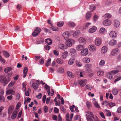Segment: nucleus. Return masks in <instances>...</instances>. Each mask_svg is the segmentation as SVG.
Wrapping results in <instances>:
<instances>
[{
	"label": "nucleus",
	"mask_w": 121,
	"mask_h": 121,
	"mask_svg": "<svg viewBox=\"0 0 121 121\" xmlns=\"http://www.w3.org/2000/svg\"><path fill=\"white\" fill-rule=\"evenodd\" d=\"M91 12H88L86 14V18L87 19H90L91 16Z\"/></svg>",
	"instance_id": "nucleus-30"
},
{
	"label": "nucleus",
	"mask_w": 121,
	"mask_h": 121,
	"mask_svg": "<svg viewBox=\"0 0 121 121\" xmlns=\"http://www.w3.org/2000/svg\"><path fill=\"white\" fill-rule=\"evenodd\" d=\"M117 34L116 32L114 31H111L109 33V35L110 37L112 38H116L117 36Z\"/></svg>",
	"instance_id": "nucleus-7"
},
{
	"label": "nucleus",
	"mask_w": 121,
	"mask_h": 121,
	"mask_svg": "<svg viewBox=\"0 0 121 121\" xmlns=\"http://www.w3.org/2000/svg\"><path fill=\"white\" fill-rule=\"evenodd\" d=\"M89 50L93 52L95 51L96 50V48L95 46L93 45H90L89 46Z\"/></svg>",
	"instance_id": "nucleus-12"
},
{
	"label": "nucleus",
	"mask_w": 121,
	"mask_h": 121,
	"mask_svg": "<svg viewBox=\"0 0 121 121\" xmlns=\"http://www.w3.org/2000/svg\"><path fill=\"white\" fill-rule=\"evenodd\" d=\"M103 24L105 26H109L111 24V22L110 20L107 19L103 22Z\"/></svg>",
	"instance_id": "nucleus-9"
},
{
	"label": "nucleus",
	"mask_w": 121,
	"mask_h": 121,
	"mask_svg": "<svg viewBox=\"0 0 121 121\" xmlns=\"http://www.w3.org/2000/svg\"><path fill=\"white\" fill-rule=\"evenodd\" d=\"M45 88L46 90L47 91L48 95H50V86L47 84H46L45 85Z\"/></svg>",
	"instance_id": "nucleus-33"
},
{
	"label": "nucleus",
	"mask_w": 121,
	"mask_h": 121,
	"mask_svg": "<svg viewBox=\"0 0 121 121\" xmlns=\"http://www.w3.org/2000/svg\"><path fill=\"white\" fill-rule=\"evenodd\" d=\"M80 34V31L79 30H77L73 33V35L74 37L77 38Z\"/></svg>",
	"instance_id": "nucleus-17"
},
{
	"label": "nucleus",
	"mask_w": 121,
	"mask_h": 121,
	"mask_svg": "<svg viewBox=\"0 0 121 121\" xmlns=\"http://www.w3.org/2000/svg\"><path fill=\"white\" fill-rule=\"evenodd\" d=\"M119 52V50L117 48L113 49L111 52L112 55L113 56H116Z\"/></svg>",
	"instance_id": "nucleus-8"
},
{
	"label": "nucleus",
	"mask_w": 121,
	"mask_h": 121,
	"mask_svg": "<svg viewBox=\"0 0 121 121\" xmlns=\"http://www.w3.org/2000/svg\"><path fill=\"white\" fill-rule=\"evenodd\" d=\"M88 52L87 49H85L82 51L81 52V55L83 56L87 55L88 53Z\"/></svg>",
	"instance_id": "nucleus-13"
},
{
	"label": "nucleus",
	"mask_w": 121,
	"mask_h": 121,
	"mask_svg": "<svg viewBox=\"0 0 121 121\" xmlns=\"http://www.w3.org/2000/svg\"><path fill=\"white\" fill-rule=\"evenodd\" d=\"M44 48L46 50H48L50 49V47L48 45H46L44 46Z\"/></svg>",
	"instance_id": "nucleus-61"
},
{
	"label": "nucleus",
	"mask_w": 121,
	"mask_h": 121,
	"mask_svg": "<svg viewBox=\"0 0 121 121\" xmlns=\"http://www.w3.org/2000/svg\"><path fill=\"white\" fill-rule=\"evenodd\" d=\"M12 70V68L11 67H7L5 69L4 71L6 73H8L10 72Z\"/></svg>",
	"instance_id": "nucleus-34"
},
{
	"label": "nucleus",
	"mask_w": 121,
	"mask_h": 121,
	"mask_svg": "<svg viewBox=\"0 0 121 121\" xmlns=\"http://www.w3.org/2000/svg\"><path fill=\"white\" fill-rule=\"evenodd\" d=\"M94 105L97 108H100V107L99 105L97 102H95L94 103Z\"/></svg>",
	"instance_id": "nucleus-55"
},
{
	"label": "nucleus",
	"mask_w": 121,
	"mask_h": 121,
	"mask_svg": "<svg viewBox=\"0 0 121 121\" xmlns=\"http://www.w3.org/2000/svg\"><path fill=\"white\" fill-rule=\"evenodd\" d=\"M109 106L111 107H112L114 106L115 105V104L114 103H110L108 104Z\"/></svg>",
	"instance_id": "nucleus-60"
},
{
	"label": "nucleus",
	"mask_w": 121,
	"mask_h": 121,
	"mask_svg": "<svg viewBox=\"0 0 121 121\" xmlns=\"http://www.w3.org/2000/svg\"><path fill=\"white\" fill-rule=\"evenodd\" d=\"M120 24V23L118 20H115L114 21V26L116 28L118 27Z\"/></svg>",
	"instance_id": "nucleus-14"
},
{
	"label": "nucleus",
	"mask_w": 121,
	"mask_h": 121,
	"mask_svg": "<svg viewBox=\"0 0 121 121\" xmlns=\"http://www.w3.org/2000/svg\"><path fill=\"white\" fill-rule=\"evenodd\" d=\"M104 16V17L110 18L111 17V15L108 13H107L105 14Z\"/></svg>",
	"instance_id": "nucleus-48"
},
{
	"label": "nucleus",
	"mask_w": 121,
	"mask_h": 121,
	"mask_svg": "<svg viewBox=\"0 0 121 121\" xmlns=\"http://www.w3.org/2000/svg\"><path fill=\"white\" fill-rule=\"evenodd\" d=\"M85 66L87 68H91V65L89 64H86L85 65Z\"/></svg>",
	"instance_id": "nucleus-62"
},
{
	"label": "nucleus",
	"mask_w": 121,
	"mask_h": 121,
	"mask_svg": "<svg viewBox=\"0 0 121 121\" xmlns=\"http://www.w3.org/2000/svg\"><path fill=\"white\" fill-rule=\"evenodd\" d=\"M96 8V6L94 5H91L90 6V9L92 11H93Z\"/></svg>",
	"instance_id": "nucleus-43"
},
{
	"label": "nucleus",
	"mask_w": 121,
	"mask_h": 121,
	"mask_svg": "<svg viewBox=\"0 0 121 121\" xmlns=\"http://www.w3.org/2000/svg\"><path fill=\"white\" fill-rule=\"evenodd\" d=\"M83 61L85 63H88L90 62V59L87 57L84 58L83 59Z\"/></svg>",
	"instance_id": "nucleus-32"
},
{
	"label": "nucleus",
	"mask_w": 121,
	"mask_h": 121,
	"mask_svg": "<svg viewBox=\"0 0 121 121\" xmlns=\"http://www.w3.org/2000/svg\"><path fill=\"white\" fill-rule=\"evenodd\" d=\"M117 112L119 113L121 112V106L119 107L117 109Z\"/></svg>",
	"instance_id": "nucleus-64"
},
{
	"label": "nucleus",
	"mask_w": 121,
	"mask_h": 121,
	"mask_svg": "<svg viewBox=\"0 0 121 121\" xmlns=\"http://www.w3.org/2000/svg\"><path fill=\"white\" fill-rule=\"evenodd\" d=\"M69 113H67L66 116V121H72L71 120L70 121L69 119Z\"/></svg>",
	"instance_id": "nucleus-58"
},
{
	"label": "nucleus",
	"mask_w": 121,
	"mask_h": 121,
	"mask_svg": "<svg viewBox=\"0 0 121 121\" xmlns=\"http://www.w3.org/2000/svg\"><path fill=\"white\" fill-rule=\"evenodd\" d=\"M57 71L59 73H63L64 72V69L62 68H59L57 70Z\"/></svg>",
	"instance_id": "nucleus-38"
},
{
	"label": "nucleus",
	"mask_w": 121,
	"mask_h": 121,
	"mask_svg": "<svg viewBox=\"0 0 121 121\" xmlns=\"http://www.w3.org/2000/svg\"><path fill=\"white\" fill-rule=\"evenodd\" d=\"M97 28L95 27H93L89 29V32L90 33H93L95 32Z\"/></svg>",
	"instance_id": "nucleus-23"
},
{
	"label": "nucleus",
	"mask_w": 121,
	"mask_h": 121,
	"mask_svg": "<svg viewBox=\"0 0 121 121\" xmlns=\"http://www.w3.org/2000/svg\"><path fill=\"white\" fill-rule=\"evenodd\" d=\"M44 110L45 112L46 113L48 110V107L46 106H44Z\"/></svg>",
	"instance_id": "nucleus-57"
},
{
	"label": "nucleus",
	"mask_w": 121,
	"mask_h": 121,
	"mask_svg": "<svg viewBox=\"0 0 121 121\" xmlns=\"http://www.w3.org/2000/svg\"><path fill=\"white\" fill-rule=\"evenodd\" d=\"M86 104L87 108H89L91 106V103L89 102H86Z\"/></svg>",
	"instance_id": "nucleus-51"
},
{
	"label": "nucleus",
	"mask_w": 121,
	"mask_h": 121,
	"mask_svg": "<svg viewBox=\"0 0 121 121\" xmlns=\"http://www.w3.org/2000/svg\"><path fill=\"white\" fill-rule=\"evenodd\" d=\"M57 46L59 48L61 49H65L67 48L66 47H65V45L62 44H59Z\"/></svg>",
	"instance_id": "nucleus-19"
},
{
	"label": "nucleus",
	"mask_w": 121,
	"mask_h": 121,
	"mask_svg": "<svg viewBox=\"0 0 121 121\" xmlns=\"http://www.w3.org/2000/svg\"><path fill=\"white\" fill-rule=\"evenodd\" d=\"M104 72L101 71H99L97 73V74L99 76H101L103 75Z\"/></svg>",
	"instance_id": "nucleus-45"
},
{
	"label": "nucleus",
	"mask_w": 121,
	"mask_h": 121,
	"mask_svg": "<svg viewBox=\"0 0 121 121\" xmlns=\"http://www.w3.org/2000/svg\"><path fill=\"white\" fill-rule=\"evenodd\" d=\"M86 116L87 121H93V119L92 116H90L87 114L86 115Z\"/></svg>",
	"instance_id": "nucleus-24"
},
{
	"label": "nucleus",
	"mask_w": 121,
	"mask_h": 121,
	"mask_svg": "<svg viewBox=\"0 0 121 121\" xmlns=\"http://www.w3.org/2000/svg\"><path fill=\"white\" fill-rule=\"evenodd\" d=\"M64 23L63 22H60L57 24V26L59 27H61L63 25Z\"/></svg>",
	"instance_id": "nucleus-46"
},
{
	"label": "nucleus",
	"mask_w": 121,
	"mask_h": 121,
	"mask_svg": "<svg viewBox=\"0 0 121 121\" xmlns=\"http://www.w3.org/2000/svg\"><path fill=\"white\" fill-rule=\"evenodd\" d=\"M74 58L72 57L68 61V64L70 65H73L74 62Z\"/></svg>",
	"instance_id": "nucleus-18"
},
{
	"label": "nucleus",
	"mask_w": 121,
	"mask_h": 121,
	"mask_svg": "<svg viewBox=\"0 0 121 121\" xmlns=\"http://www.w3.org/2000/svg\"><path fill=\"white\" fill-rule=\"evenodd\" d=\"M68 25L70 27H74L75 26V23L72 22H70L68 23Z\"/></svg>",
	"instance_id": "nucleus-44"
},
{
	"label": "nucleus",
	"mask_w": 121,
	"mask_h": 121,
	"mask_svg": "<svg viewBox=\"0 0 121 121\" xmlns=\"http://www.w3.org/2000/svg\"><path fill=\"white\" fill-rule=\"evenodd\" d=\"M60 108L61 111L65 113L66 112L65 109L64 108L63 106H60Z\"/></svg>",
	"instance_id": "nucleus-53"
},
{
	"label": "nucleus",
	"mask_w": 121,
	"mask_h": 121,
	"mask_svg": "<svg viewBox=\"0 0 121 121\" xmlns=\"http://www.w3.org/2000/svg\"><path fill=\"white\" fill-rule=\"evenodd\" d=\"M121 79V77L120 76L117 78L114 81V82L115 83H116L118 81L120 80Z\"/></svg>",
	"instance_id": "nucleus-59"
},
{
	"label": "nucleus",
	"mask_w": 121,
	"mask_h": 121,
	"mask_svg": "<svg viewBox=\"0 0 121 121\" xmlns=\"http://www.w3.org/2000/svg\"><path fill=\"white\" fill-rule=\"evenodd\" d=\"M102 42V39L101 38H96L95 40V44L96 46H99L101 44Z\"/></svg>",
	"instance_id": "nucleus-6"
},
{
	"label": "nucleus",
	"mask_w": 121,
	"mask_h": 121,
	"mask_svg": "<svg viewBox=\"0 0 121 121\" xmlns=\"http://www.w3.org/2000/svg\"><path fill=\"white\" fill-rule=\"evenodd\" d=\"M5 99L4 96L2 95H0V102H5Z\"/></svg>",
	"instance_id": "nucleus-39"
},
{
	"label": "nucleus",
	"mask_w": 121,
	"mask_h": 121,
	"mask_svg": "<svg viewBox=\"0 0 121 121\" xmlns=\"http://www.w3.org/2000/svg\"><path fill=\"white\" fill-rule=\"evenodd\" d=\"M74 42L73 39H68L66 41L65 44L68 47H71L74 43Z\"/></svg>",
	"instance_id": "nucleus-4"
},
{
	"label": "nucleus",
	"mask_w": 121,
	"mask_h": 121,
	"mask_svg": "<svg viewBox=\"0 0 121 121\" xmlns=\"http://www.w3.org/2000/svg\"><path fill=\"white\" fill-rule=\"evenodd\" d=\"M105 29L104 27L101 28L99 30V32L101 34H104L105 32Z\"/></svg>",
	"instance_id": "nucleus-31"
},
{
	"label": "nucleus",
	"mask_w": 121,
	"mask_h": 121,
	"mask_svg": "<svg viewBox=\"0 0 121 121\" xmlns=\"http://www.w3.org/2000/svg\"><path fill=\"white\" fill-rule=\"evenodd\" d=\"M52 118L54 120L57 121V117L55 115H53Z\"/></svg>",
	"instance_id": "nucleus-56"
},
{
	"label": "nucleus",
	"mask_w": 121,
	"mask_h": 121,
	"mask_svg": "<svg viewBox=\"0 0 121 121\" xmlns=\"http://www.w3.org/2000/svg\"><path fill=\"white\" fill-rule=\"evenodd\" d=\"M119 71L118 70H113L110 72L107 75V77L110 79H113V77L112 76V74H115L119 72Z\"/></svg>",
	"instance_id": "nucleus-3"
},
{
	"label": "nucleus",
	"mask_w": 121,
	"mask_h": 121,
	"mask_svg": "<svg viewBox=\"0 0 121 121\" xmlns=\"http://www.w3.org/2000/svg\"><path fill=\"white\" fill-rule=\"evenodd\" d=\"M109 43L111 46H113L116 43V41L115 40L112 39L110 41Z\"/></svg>",
	"instance_id": "nucleus-25"
},
{
	"label": "nucleus",
	"mask_w": 121,
	"mask_h": 121,
	"mask_svg": "<svg viewBox=\"0 0 121 121\" xmlns=\"http://www.w3.org/2000/svg\"><path fill=\"white\" fill-rule=\"evenodd\" d=\"M9 81V79L7 80L6 77L4 76L1 75L0 76V82L4 83V86L7 84Z\"/></svg>",
	"instance_id": "nucleus-1"
},
{
	"label": "nucleus",
	"mask_w": 121,
	"mask_h": 121,
	"mask_svg": "<svg viewBox=\"0 0 121 121\" xmlns=\"http://www.w3.org/2000/svg\"><path fill=\"white\" fill-rule=\"evenodd\" d=\"M78 41L80 43L85 44L86 43V41L85 39L83 37H81L78 39Z\"/></svg>",
	"instance_id": "nucleus-11"
},
{
	"label": "nucleus",
	"mask_w": 121,
	"mask_h": 121,
	"mask_svg": "<svg viewBox=\"0 0 121 121\" xmlns=\"http://www.w3.org/2000/svg\"><path fill=\"white\" fill-rule=\"evenodd\" d=\"M41 29L39 27H37L35 28L34 31L33 32L32 35L33 37H36L38 35L41 31Z\"/></svg>",
	"instance_id": "nucleus-2"
},
{
	"label": "nucleus",
	"mask_w": 121,
	"mask_h": 121,
	"mask_svg": "<svg viewBox=\"0 0 121 121\" xmlns=\"http://www.w3.org/2000/svg\"><path fill=\"white\" fill-rule=\"evenodd\" d=\"M50 29L52 30L53 31H57L58 30V28L57 27H54L52 26L51 27Z\"/></svg>",
	"instance_id": "nucleus-49"
},
{
	"label": "nucleus",
	"mask_w": 121,
	"mask_h": 121,
	"mask_svg": "<svg viewBox=\"0 0 121 121\" xmlns=\"http://www.w3.org/2000/svg\"><path fill=\"white\" fill-rule=\"evenodd\" d=\"M108 50V48L106 46H103L101 49V52L103 54L106 53Z\"/></svg>",
	"instance_id": "nucleus-16"
},
{
	"label": "nucleus",
	"mask_w": 121,
	"mask_h": 121,
	"mask_svg": "<svg viewBox=\"0 0 121 121\" xmlns=\"http://www.w3.org/2000/svg\"><path fill=\"white\" fill-rule=\"evenodd\" d=\"M51 58L49 59L47 61H46V66L48 67L50 65L51 62Z\"/></svg>",
	"instance_id": "nucleus-42"
},
{
	"label": "nucleus",
	"mask_w": 121,
	"mask_h": 121,
	"mask_svg": "<svg viewBox=\"0 0 121 121\" xmlns=\"http://www.w3.org/2000/svg\"><path fill=\"white\" fill-rule=\"evenodd\" d=\"M69 51L70 55L71 56H74L76 55V51L74 48H70Z\"/></svg>",
	"instance_id": "nucleus-5"
},
{
	"label": "nucleus",
	"mask_w": 121,
	"mask_h": 121,
	"mask_svg": "<svg viewBox=\"0 0 121 121\" xmlns=\"http://www.w3.org/2000/svg\"><path fill=\"white\" fill-rule=\"evenodd\" d=\"M112 93L114 95H116L118 93V91L117 89H114L112 91Z\"/></svg>",
	"instance_id": "nucleus-50"
},
{
	"label": "nucleus",
	"mask_w": 121,
	"mask_h": 121,
	"mask_svg": "<svg viewBox=\"0 0 121 121\" xmlns=\"http://www.w3.org/2000/svg\"><path fill=\"white\" fill-rule=\"evenodd\" d=\"M76 65L78 67H81L82 65V64L80 62L76 61Z\"/></svg>",
	"instance_id": "nucleus-47"
},
{
	"label": "nucleus",
	"mask_w": 121,
	"mask_h": 121,
	"mask_svg": "<svg viewBox=\"0 0 121 121\" xmlns=\"http://www.w3.org/2000/svg\"><path fill=\"white\" fill-rule=\"evenodd\" d=\"M32 86L35 89H37L38 87V85L35 82L33 83Z\"/></svg>",
	"instance_id": "nucleus-36"
},
{
	"label": "nucleus",
	"mask_w": 121,
	"mask_h": 121,
	"mask_svg": "<svg viewBox=\"0 0 121 121\" xmlns=\"http://www.w3.org/2000/svg\"><path fill=\"white\" fill-rule=\"evenodd\" d=\"M105 64V61L104 60H101L100 62L99 65L100 67L103 66Z\"/></svg>",
	"instance_id": "nucleus-41"
},
{
	"label": "nucleus",
	"mask_w": 121,
	"mask_h": 121,
	"mask_svg": "<svg viewBox=\"0 0 121 121\" xmlns=\"http://www.w3.org/2000/svg\"><path fill=\"white\" fill-rule=\"evenodd\" d=\"M3 54L6 58H8L9 56V53L6 51H3Z\"/></svg>",
	"instance_id": "nucleus-35"
},
{
	"label": "nucleus",
	"mask_w": 121,
	"mask_h": 121,
	"mask_svg": "<svg viewBox=\"0 0 121 121\" xmlns=\"http://www.w3.org/2000/svg\"><path fill=\"white\" fill-rule=\"evenodd\" d=\"M28 71V69L26 67H25L23 70V74L24 75L23 76V77L25 78L26 76L27 73Z\"/></svg>",
	"instance_id": "nucleus-29"
},
{
	"label": "nucleus",
	"mask_w": 121,
	"mask_h": 121,
	"mask_svg": "<svg viewBox=\"0 0 121 121\" xmlns=\"http://www.w3.org/2000/svg\"><path fill=\"white\" fill-rule=\"evenodd\" d=\"M84 48V46L81 45H79L76 47V49L78 51H81Z\"/></svg>",
	"instance_id": "nucleus-15"
},
{
	"label": "nucleus",
	"mask_w": 121,
	"mask_h": 121,
	"mask_svg": "<svg viewBox=\"0 0 121 121\" xmlns=\"http://www.w3.org/2000/svg\"><path fill=\"white\" fill-rule=\"evenodd\" d=\"M17 111H14L13 113L11 116V118L12 119H15L17 116Z\"/></svg>",
	"instance_id": "nucleus-20"
},
{
	"label": "nucleus",
	"mask_w": 121,
	"mask_h": 121,
	"mask_svg": "<svg viewBox=\"0 0 121 121\" xmlns=\"http://www.w3.org/2000/svg\"><path fill=\"white\" fill-rule=\"evenodd\" d=\"M13 108V105H10L8 111V114H11L12 112V111Z\"/></svg>",
	"instance_id": "nucleus-22"
},
{
	"label": "nucleus",
	"mask_w": 121,
	"mask_h": 121,
	"mask_svg": "<svg viewBox=\"0 0 121 121\" xmlns=\"http://www.w3.org/2000/svg\"><path fill=\"white\" fill-rule=\"evenodd\" d=\"M22 85L23 89V91H25L26 90V84L25 83H22Z\"/></svg>",
	"instance_id": "nucleus-54"
},
{
	"label": "nucleus",
	"mask_w": 121,
	"mask_h": 121,
	"mask_svg": "<svg viewBox=\"0 0 121 121\" xmlns=\"http://www.w3.org/2000/svg\"><path fill=\"white\" fill-rule=\"evenodd\" d=\"M15 93V92L12 90H9L6 92V94L8 95H9L10 94H14Z\"/></svg>",
	"instance_id": "nucleus-26"
},
{
	"label": "nucleus",
	"mask_w": 121,
	"mask_h": 121,
	"mask_svg": "<svg viewBox=\"0 0 121 121\" xmlns=\"http://www.w3.org/2000/svg\"><path fill=\"white\" fill-rule=\"evenodd\" d=\"M69 35V33L67 31H66L64 32L63 34V36L64 39L68 38Z\"/></svg>",
	"instance_id": "nucleus-21"
},
{
	"label": "nucleus",
	"mask_w": 121,
	"mask_h": 121,
	"mask_svg": "<svg viewBox=\"0 0 121 121\" xmlns=\"http://www.w3.org/2000/svg\"><path fill=\"white\" fill-rule=\"evenodd\" d=\"M67 74L69 77H72L73 75L72 73L70 71H68L67 72Z\"/></svg>",
	"instance_id": "nucleus-52"
},
{
	"label": "nucleus",
	"mask_w": 121,
	"mask_h": 121,
	"mask_svg": "<svg viewBox=\"0 0 121 121\" xmlns=\"http://www.w3.org/2000/svg\"><path fill=\"white\" fill-rule=\"evenodd\" d=\"M68 54V52L67 51H65L62 54V58L64 59H66Z\"/></svg>",
	"instance_id": "nucleus-27"
},
{
	"label": "nucleus",
	"mask_w": 121,
	"mask_h": 121,
	"mask_svg": "<svg viewBox=\"0 0 121 121\" xmlns=\"http://www.w3.org/2000/svg\"><path fill=\"white\" fill-rule=\"evenodd\" d=\"M15 81H12L8 85L9 87H10L12 86L15 83Z\"/></svg>",
	"instance_id": "nucleus-40"
},
{
	"label": "nucleus",
	"mask_w": 121,
	"mask_h": 121,
	"mask_svg": "<svg viewBox=\"0 0 121 121\" xmlns=\"http://www.w3.org/2000/svg\"><path fill=\"white\" fill-rule=\"evenodd\" d=\"M98 18V16L96 15H95L93 17V19L94 21H96Z\"/></svg>",
	"instance_id": "nucleus-63"
},
{
	"label": "nucleus",
	"mask_w": 121,
	"mask_h": 121,
	"mask_svg": "<svg viewBox=\"0 0 121 121\" xmlns=\"http://www.w3.org/2000/svg\"><path fill=\"white\" fill-rule=\"evenodd\" d=\"M56 61L57 63L60 64H62L63 62V61L59 58L57 59L56 60Z\"/></svg>",
	"instance_id": "nucleus-37"
},
{
	"label": "nucleus",
	"mask_w": 121,
	"mask_h": 121,
	"mask_svg": "<svg viewBox=\"0 0 121 121\" xmlns=\"http://www.w3.org/2000/svg\"><path fill=\"white\" fill-rule=\"evenodd\" d=\"M87 83V80L86 79H84L81 80L79 82V84L81 86H84Z\"/></svg>",
	"instance_id": "nucleus-10"
},
{
	"label": "nucleus",
	"mask_w": 121,
	"mask_h": 121,
	"mask_svg": "<svg viewBox=\"0 0 121 121\" xmlns=\"http://www.w3.org/2000/svg\"><path fill=\"white\" fill-rule=\"evenodd\" d=\"M45 42H46L47 44L49 45L51 44L52 43V40L50 38L47 39H45Z\"/></svg>",
	"instance_id": "nucleus-28"
}]
</instances>
